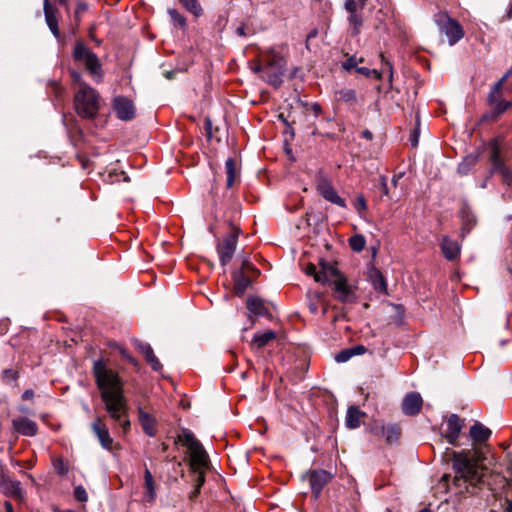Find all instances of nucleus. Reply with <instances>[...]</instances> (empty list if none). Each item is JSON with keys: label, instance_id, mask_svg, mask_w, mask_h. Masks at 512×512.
<instances>
[{"label": "nucleus", "instance_id": "bb28decb", "mask_svg": "<svg viewBox=\"0 0 512 512\" xmlns=\"http://www.w3.org/2000/svg\"><path fill=\"white\" fill-rule=\"evenodd\" d=\"M226 171V188L230 189L239 178V171L237 169L236 161L233 158H228L225 162Z\"/></svg>", "mask_w": 512, "mask_h": 512}, {"label": "nucleus", "instance_id": "f3484780", "mask_svg": "<svg viewBox=\"0 0 512 512\" xmlns=\"http://www.w3.org/2000/svg\"><path fill=\"white\" fill-rule=\"evenodd\" d=\"M423 400L419 393H408L402 402V411L405 415H417L422 408Z\"/></svg>", "mask_w": 512, "mask_h": 512}, {"label": "nucleus", "instance_id": "a18cd8bd", "mask_svg": "<svg viewBox=\"0 0 512 512\" xmlns=\"http://www.w3.org/2000/svg\"><path fill=\"white\" fill-rule=\"evenodd\" d=\"M88 10V4L85 2H78L75 12H74V19L76 21V24L79 25L81 21V16Z\"/></svg>", "mask_w": 512, "mask_h": 512}, {"label": "nucleus", "instance_id": "c03bdc74", "mask_svg": "<svg viewBox=\"0 0 512 512\" xmlns=\"http://www.w3.org/2000/svg\"><path fill=\"white\" fill-rule=\"evenodd\" d=\"M118 351L123 359H125L128 363L133 365L136 369L139 368V362L128 352L126 348L119 347Z\"/></svg>", "mask_w": 512, "mask_h": 512}, {"label": "nucleus", "instance_id": "7c9ffc66", "mask_svg": "<svg viewBox=\"0 0 512 512\" xmlns=\"http://www.w3.org/2000/svg\"><path fill=\"white\" fill-rule=\"evenodd\" d=\"M369 277L372 282L373 288L376 291L381 292V293H386V291H387L386 280L380 270H378L376 268H372L369 271Z\"/></svg>", "mask_w": 512, "mask_h": 512}, {"label": "nucleus", "instance_id": "864d4df0", "mask_svg": "<svg viewBox=\"0 0 512 512\" xmlns=\"http://www.w3.org/2000/svg\"><path fill=\"white\" fill-rule=\"evenodd\" d=\"M355 208L360 215L362 214V212L366 211L367 203L364 196L360 195L357 197V200L355 202Z\"/></svg>", "mask_w": 512, "mask_h": 512}, {"label": "nucleus", "instance_id": "a19ab883", "mask_svg": "<svg viewBox=\"0 0 512 512\" xmlns=\"http://www.w3.org/2000/svg\"><path fill=\"white\" fill-rule=\"evenodd\" d=\"M19 378V372L14 369H5L2 372V381L5 384L16 383Z\"/></svg>", "mask_w": 512, "mask_h": 512}, {"label": "nucleus", "instance_id": "423d86ee", "mask_svg": "<svg viewBox=\"0 0 512 512\" xmlns=\"http://www.w3.org/2000/svg\"><path fill=\"white\" fill-rule=\"evenodd\" d=\"M501 141L502 139L495 138L489 143V162L491 164V173L500 174L503 183L508 186H512V170L505 164L501 156Z\"/></svg>", "mask_w": 512, "mask_h": 512}, {"label": "nucleus", "instance_id": "6e6d98bb", "mask_svg": "<svg viewBox=\"0 0 512 512\" xmlns=\"http://www.w3.org/2000/svg\"><path fill=\"white\" fill-rule=\"evenodd\" d=\"M236 34L240 37H246L248 35H252L254 34V31L252 29H250L247 25L245 24H241L237 29H236Z\"/></svg>", "mask_w": 512, "mask_h": 512}, {"label": "nucleus", "instance_id": "6e6552de", "mask_svg": "<svg viewBox=\"0 0 512 512\" xmlns=\"http://www.w3.org/2000/svg\"><path fill=\"white\" fill-rule=\"evenodd\" d=\"M240 229L234 227L232 231L217 245V252L222 266H226L232 259L238 242Z\"/></svg>", "mask_w": 512, "mask_h": 512}, {"label": "nucleus", "instance_id": "a211bd4d", "mask_svg": "<svg viewBox=\"0 0 512 512\" xmlns=\"http://www.w3.org/2000/svg\"><path fill=\"white\" fill-rule=\"evenodd\" d=\"M440 248L443 256L448 261H454L459 258L461 247L456 240H453L449 236H442L440 242Z\"/></svg>", "mask_w": 512, "mask_h": 512}, {"label": "nucleus", "instance_id": "39448f33", "mask_svg": "<svg viewBox=\"0 0 512 512\" xmlns=\"http://www.w3.org/2000/svg\"><path fill=\"white\" fill-rule=\"evenodd\" d=\"M74 105L79 116L93 119L100 109V96L91 86L83 85L75 93Z\"/></svg>", "mask_w": 512, "mask_h": 512}, {"label": "nucleus", "instance_id": "0eeeda50", "mask_svg": "<svg viewBox=\"0 0 512 512\" xmlns=\"http://www.w3.org/2000/svg\"><path fill=\"white\" fill-rule=\"evenodd\" d=\"M178 441L182 442L191 452V461L194 464L204 466L207 463V454L202 444L195 438L194 434L183 429L182 434L178 436Z\"/></svg>", "mask_w": 512, "mask_h": 512}, {"label": "nucleus", "instance_id": "2eb2a0df", "mask_svg": "<svg viewBox=\"0 0 512 512\" xmlns=\"http://www.w3.org/2000/svg\"><path fill=\"white\" fill-rule=\"evenodd\" d=\"M317 192L326 200V201H329L331 202L332 204H335L339 207H342V208H345L346 207V202L345 200L340 197L337 193V191L335 190V188L333 187V185L328 181V180H325V179H322L318 184H317Z\"/></svg>", "mask_w": 512, "mask_h": 512}, {"label": "nucleus", "instance_id": "6ab92c4d", "mask_svg": "<svg viewBox=\"0 0 512 512\" xmlns=\"http://www.w3.org/2000/svg\"><path fill=\"white\" fill-rule=\"evenodd\" d=\"M13 428L21 435L33 437L38 432V425L27 417H19L12 421Z\"/></svg>", "mask_w": 512, "mask_h": 512}, {"label": "nucleus", "instance_id": "393cba45", "mask_svg": "<svg viewBox=\"0 0 512 512\" xmlns=\"http://www.w3.org/2000/svg\"><path fill=\"white\" fill-rule=\"evenodd\" d=\"M364 416L365 413L361 411L357 406L349 407L346 414V426L350 429L358 428Z\"/></svg>", "mask_w": 512, "mask_h": 512}, {"label": "nucleus", "instance_id": "7ed1b4c3", "mask_svg": "<svg viewBox=\"0 0 512 512\" xmlns=\"http://www.w3.org/2000/svg\"><path fill=\"white\" fill-rule=\"evenodd\" d=\"M264 74L260 78L269 85L279 87L283 83L286 60L273 48L263 50Z\"/></svg>", "mask_w": 512, "mask_h": 512}, {"label": "nucleus", "instance_id": "473e14b6", "mask_svg": "<svg viewBox=\"0 0 512 512\" xmlns=\"http://www.w3.org/2000/svg\"><path fill=\"white\" fill-rule=\"evenodd\" d=\"M380 58L383 64V68L381 71L371 69V77H373L376 80H381L383 73L387 71L389 73V80L391 81L393 77V66L391 62L388 61L382 53L380 54Z\"/></svg>", "mask_w": 512, "mask_h": 512}, {"label": "nucleus", "instance_id": "37998d69", "mask_svg": "<svg viewBox=\"0 0 512 512\" xmlns=\"http://www.w3.org/2000/svg\"><path fill=\"white\" fill-rule=\"evenodd\" d=\"M363 62V58H357L355 55L349 56L345 61L342 62V68L346 71L358 68V63Z\"/></svg>", "mask_w": 512, "mask_h": 512}, {"label": "nucleus", "instance_id": "e2e57ef3", "mask_svg": "<svg viewBox=\"0 0 512 512\" xmlns=\"http://www.w3.org/2000/svg\"><path fill=\"white\" fill-rule=\"evenodd\" d=\"M310 110L314 113L315 116H319L322 112V108L318 103L311 104Z\"/></svg>", "mask_w": 512, "mask_h": 512}, {"label": "nucleus", "instance_id": "b1692460", "mask_svg": "<svg viewBox=\"0 0 512 512\" xmlns=\"http://www.w3.org/2000/svg\"><path fill=\"white\" fill-rule=\"evenodd\" d=\"M469 434L473 441L481 443L489 439L491 436V430L480 422H476L470 427Z\"/></svg>", "mask_w": 512, "mask_h": 512}, {"label": "nucleus", "instance_id": "5701e85b", "mask_svg": "<svg viewBox=\"0 0 512 512\" xmlns=\"http://www.w3.org/2000/svg\"><path fill=\"white\" fill-rule=\"evenodd\" d=\"M0 490L6 496L22 498V488L19 481L8 478L7 480L0 482Z\"/></svg>", "mask_w": 512, "mask_h": 512}, {"label": "nucleus", "instance_id": "9b49d317", "mask_svg": "<svg viewBox=\"0 0 512 512\" xmlns=\"http://www.w3.org/2000/svg\"><path fill=\"white\" fill-rule=\"evenodd\" d=\"M113 109L120 120L129 121L135 116L133 102L124 96H117L113 100Z\"/></svg>", "mask_w": 512, "mask_h": 512}, {"label": "nucleus", "instance_id": "603ef678", "mask_svg": "<svg viewBox=\"0 0 512 512\" xmlns=\"http://www.w3.org/2000/svg\"><path fill=\"white\" fill-rule=\"evenodd\" d=\"M345 9L350 14L357 13L358 8V2L356 0H345Z\"/></svg>", "mask_w": 512, "mask_h": 512}, {"label": "nucleus", "instance_id": "4d7b16f0", "mask_svg": "<svg viewBox=\"0 0 512 512\" xmlns=\"http://www.w3.org/2000/svg\"><path fill=\"white\" fill-rule=\"evenodd\" d=\"M70 75H71V78L73 80V82L77 85H79V88L83 87V85H87L83 79H82V75L80 72L76 71V70H71L70 71Z\"/></svg>", "mask_w": 512, "mask_h": 512}, {"label": "nucleus", "instance_id": "4468645a", "mask_svg": "<svg viewBox=\"0 0 512 512\" xmlns=\"http://www.w3.org/2000/svg\"><path fill=\"white\" fill-rule=\"evenodd\" d=\"M332 478V474L324 469L313 470L310 472L309 482L315 498L320 495L324 486L328 484Z\"/></svg>", "mask_w": 512, "mask_h": 512}, {"label": "nucleus", "instance_id": "412c9836", "mask_svg": "<svg viewBox=\"0 0 512 512\" xmlns=\"http://www.w3.org/2000/svg\"><path fill=\"white\" fill-rule=\"evenodd\" d=\"M251 277H253V276L245 274V271L235 270L232 273V278H233V282H234V290H235L236 294L242 295L245 292V290L251 284Z\"/></svg>", "mask_w": 512, "mask_h": 512}, {"label": "nucleus", "instance_id": "338daca9", "mask_svg": "<svg viewBox=\"0 0 512 512\" xmlns=\"http://www.w3.org/2000/svg\"><path fill=\"white\" fill-rule=\"evenodd\" d=\"M308 309L312 314H316L318 312V306L317 303L314 301H310L308 303Z\"/></svg>", "mask_w": 512, "mask_h": 512}, {"label": "nucleus", "instance_id": "052dcab7", "mask_svg": "<svg viewBox=\"0 0 512 512\" xmlns=\"http://www.w3.org/2000/svg\"><path fill=\"white\" fill-rule=\"evenodd\" d=\"M133 343L135 348L142 354H144L146 351H148V349L151 348V345L149 343L142 342L139 340H135Z\"/></svg>", "mask_w": 512, "mask_h": 512}, {"label": "nucleus", "instance_id": "09e8293b", "mask_svg": "<svg viewBox=\"0 0 512 512\" xmlns=\"http://www.w3.org/2000/svg\"><path fill=\"white\" fill-rule=\"evenodd\" d=\"M147 361V363L151 366V368L154 370V371H160L163 366L161 364V362L159 361V359L155 356V354L153 353L152 355H150L149 357H147L145 359Z\"/></svg>", "mask_w": 512, "mask_h": 512}, {"label": "nucleus", "instance_id": "c756f323", "mask_svg": "<svg viewBox=\"0 0 512 512\" xmlns=\"http://www.w3.org/2000/svg\"><path fill=\"white\" fill-rule=\"evenodd\" d=\"M144 487L146 489L145 499L147 502H153L156 498V488L153 475L146 467L144 470Z\"/></svg>", "mask_w": 512, "mask_h": 512}, {"label": "nucleus", "instance_id": "f257e3e1", "mask_svg": "<svg viewBox=\"0 0 512 512\" xmlns=\"http://www.w3.org/2000/svg\"><path fill=\"white\" fill-rule=\"evenodd\" d=\"M92 372L108 416L122 428L124 433H127L131 424L128 419L123 379L117 371L109 368L103 359L93 362Z\"/></svg>", "mask_w": 512, "mask_h": 512}, {"label": "nucleus", "instance_id": "72a5a7b5", "mask_svg": "<svg viewBox=\"0 0 512 512\" xmlns=\"http://www.w3.org/2000/svg\"><path fill=\"white\" fill-rule=\"evenodd\" d=\"M337 99L347 104L353 105L356 103V91L350 88H343L337 92Z\"/></svg>", "mask_w": 512, "mask_h": 512}, {"label": "nucleus", "instance_id": "9d476101", "mask_svg": "<svg viewBox=\"0 0 512 512\" xmlns=\"http://www.w3.org/2000/svg\"><path fill=\"white\" fill-rule=\"evenodd\" d=\"M91 429L95 436L97 437L101 447L105 450L112 451L114 448V440L110 436L108 427L103 422L101 417H97L93 421Z\"/></svg>", "mask_w": 512, "mask_h": 512}, {"label": "nucleus", "instance_id": "774afa93", "mask_svg": "<svg viewBox=\"0 0 512 512\" xmlns=\"http://www.w3.org/2000/svg\"><path fill=\"white\" fill-rule=\"evenodd\" d=\"M505 18L507 20H511L512 19V2L509 4V6H508V8L506 10Z\"/></svg>", "mask_w": 512, "mask_h": 512}, {"label": "nucleus", "instance_id": "1a4fd4ad", "mask_svg": "<svg viewBox=\"0 0 512 512\" xmlns=\"http://www.w3.org/2000/svg\"><path fill=\"white\" fill-rule=\"evenodd\" d=\"M437 24L439 26L440 32L445 34L448 38V42L450 45L456 44L459 40H461L464 36V31L462 26L458 21L445 17L442 20H437Z\"/></svg>", "mask_w": 512, "mask_h": 512}, {"label": "nucleus", "instance_id": "49530a36", "mask_svg": "<svg viewBox=\"0 0 512 512\" xmlns=\"http://www.w3.org/2000/svg\"><path fill=\"white\" fill-rule=\"evenodd\" d=\"M379 184L382 191V195L386 196L390 199H393V194L390 193V189L388 187L387 177L385 175H380Z\"/></svg>", "mask_w": 512, "mask_h": 512}, {"label": "nucleus", "instance_id": "bf43d9fd", "mask_svg": "<svg viewBox=\"0 0 512 512\" xmlns=\"http://www.w3.org/2000/svg\"><path fill=\"white\" fill-rule=\"evenodd\" d=\"M474 157H467L463 163H461L458 167V170L460 173H467L469 170V165L473 164L475 162Z\"/></svg>", "mask_w": 512, "mask_h": 512}, {"label": "nucleus", "instance_id": "79ce46f5", "mask_svg": "<svg viewBox=\"0 0 512 512\" xmlns=\"http://www.w3.org/2000/svg\"><path fill=\"white\" fill-rule=\"evenodd\" d=\"M238 271H245V274L258 276L259 270L249 261L247 257L242 260L241 268Z\"/></svg>", "mask_w": 512, "mask_h": 512}, {"label": "nucleus", "instance_id": "0e129e2a", "mask_svg": "<svg viewBox=\"0 0 512 512\" xmlns=\"http://www.w3.org/2000/svg\"><path fill=\"white\" fill-rule=\"evenodd\" d=\"M371 69L367 68V67H358L356 68V72L361 74V75H364L366 77H371V72H370Z\"/></svg>", "mask_w": 512, "mask_h": 512}, {"label": "nucleus", "instance_id": "ea45409f", "mask_svg": "<svg viewBox=\"0 0 512 512\" xmlns=\"http://www.w3.org/2000/svg\"><path fill=\"white\" fill-rule=\"evenodd\" d=\"M472 470L470 473H464L461 477L470 483H477L481 479V475L479 473L478 467L475 463L471 465Z\"/></svg>", "mask_w": 512, "mask_h": 512}, {"label": "nucleus", "instance_id": "f03ea898", "mask_svg": "<svg viewBox=\"0 0 512 512\" xmlns=\"http://www.w3.org/2000/svg\"><path fill=\"white\" fill-rule=\"evenodd\" d=\"M316 282L328 284L333 297L341 303H354L357 300V287L349 283L347 277L331 264L322 265V274L316 277Z\"/></svg>", "mask_w": 512, "mask_h": 512}, {"label": "nucleus", "instance_id": "aec40b11", "mask_svg": "<svg viewBox=\"0 0 512 512\" xmlns=\"http://www.w3.org/2000/svg\"><path fill=\"white\" fill-rule=\"evenodd\" d=\"M488 103L492 106L490 113L483 116V120H496L501 114L512 106V102L500 98V92L495 95V101L491 102L488 97Z\"/></svg>", "mask_w": 512, "mask_h": 512}, {"label": "nucleus", "instance_id": "de8ad7c7", "mask_svg": "<svg viewBox=\"0 0 512 512\" xmlns=\"http://www.w3.org/2000/svg\"><path fill=\"white\" fill-rule=\"evenodd\" d=\"M353 355H354V350L345 349V350H342L341 352H339L335 356V360L338 363H344V362L348 361Z\"/></svg>", "mask_w": 512, "mask_h": 512}, {"label": "nucleus", "instance_id": "c85d7f7f", "mask_svg": "<svg viewBox=\"0 0 512 512\" xmlns=\"http://www.w3.org/2000/svg\"><path fill=\"white\" fill-rule=\"evenodd\" d=\"M139 421L142 426L143 431L150 437L156 435V425L155 420L148 413L139 409Z\"/></svg>", "mask_w": 512, "mask_h": 512}, {"label": "nucleus", "instance_id": "a878e982", "mask_svg": "<svg viewBox=\"0 0 512 512\" xmlns=\"http://www.w3.org/2000/svg\"><path fill=\"white\" fill-rule=\"evenodd\" d=\"M473 464L472 460L468 456V454H458L454 453V468L457 473L462 476L464 473H470L472 470L471 465Z\"/></svg>", "mask_w": 512, "mask_h": 512}, {"label": "nucleus", "instance_id": "8fccbe9b", "mask_svg": "<svg viewBox=\"0 0 512 512\" xmlns=\"http://www.w3.org/2000/svg\"><path fill=\"white\" fill-rule=\"evenodd\" d=\"M323 264H326L325 262H321V266ZM305 273L309 276H313L314 277V280L316 281V277L320 274H322V268L320 269V271L317 270V267L314 265V264H308L305 269H304Z\"/></svg>", "mask_w": 512, "mask_h": 512}, {"label": "nucleus", "instance_id": "5fc2aeb1", "mask_svg": "<svg viewBox=\"0 0 512 512\" xmlns=\"http://www.w3.org/2000/svg\"><path fill=\"white\" fill-rule=\"evenodd\" d=\"M54 467H55V470L57 471V473L60 475H65L68 473V467L66 466V464L64 463V461L62 459H57L54 462Z\"/></svg>", "mask_w": 512, "mask_h": 512}, {"label": "nucleus", "instance_id": "13d9d810", "mask_svg": "<svg viewBox=\"0 0 512 512\" xmlns=\"http://www.w3.org/2000/svg\"><path fill=\"white\" fill-rule=\"evenodd\" d=\"M253 72L260 73V76L264 74V61H263V51H261L260 58L257 60L255 65L252 67Z\"/></svg>", "mask_w": 512, "mask_h": 512}, {"label": "nucleus", "instance_id": "cd10ccee", "mask_svg": "<svg viewBox=\"0 0 512 512\" xmlns=\"http://www.w3.org/2000/svg\"><path fill=\"white\" fill-rule=\"evenodd\" d=\"M276 338V333L272 330H267L263 333H256L251 341V347L254 349H262L270 341Z\"/></svg>", "mask_w": 512, "mask_h": 512}, {"label": "nucleus", "instance_id": "c9c22d12", "mask_svg": "<svg viewBox=\"0 0 512 512\" xmlns=\"http://www.w3.org/2000/svg\"><path fill=\"white\" fill-rule=\"evenodd\" d=\"M183 7L192 13L194 16L199 17L202 15V7L197 0H179Z\"/></svg>", "mask_w": 512, "mask_h": 512}, {"label": "nucleus", "instance_id": "69168bd1", "mask_svg": "<svg viewBox=\"0 0 512 512\" xmlns=\"http://www.w3.org/2000/svg\"><path fill=\"white\" fill-rule=\"evenodd\" d=\"M33 397H34V392L31 389L25 390L24 393L22 394V399L25 401L30 400Z\"/></svg>", "mask_w": 512, "mask_h": 512}, {"label": "nucleus", "instance_id": "680f3d73", "mask_svg": "<svg viewBox=\"0 0 512 512\" xmlns=\"http://www.w3.org/2000/svg\"><path fill=\"white\" fill-rule=\"evenodd\" d=\"M381 428H387V426L383 424H375L372 427L371 432L376 436H381Z\"/></svg>", "mask_w": 512, "mask_h": 512}, {"label": "nucleus", "instance_id": "4c0bfd02", "mask_svg": "<svg viewBox=\"0 0 512 512\" xmlns=\"http://www.w3.org/2000/svg\"><path fill=\"white\" fill-rule=\"evenodd\" d=\"M366 240L361 234H356L349 238V246L354 252H361L365 248Z\"/></svg>", "mask_w": 512, "mask_h": 512}, {"label": "nucleus", "instance_id": "4be33fe9", "mask_svg": "<svg viewBox=\"0 0 512 512\" xmlns=\"http://www.w3.org/2000/svg\"><path fill=\"white\" fill-rule=\"evenodd\" d=\"M247 309L257 315V316H265L270 318L271 313L269 312L268 308L265 306L264 301L259 297L250 296L247 299Z\"/></svg>", "mask_w": 512, "mask_h": 512}, {"label": "nucleus", "instance_id": "20e7f679", "mask_svg": "<svg viewBox=\"0 0 512 512\" xmlns=\"http://www.w3.org/2000/svg\"><path fill=\"white\" fill-rule=\"evenodd\" d=\"M73 60L82 65L97 83L103 80L102 65L98 56L81 40L77 41L72 51Z\"/></svg>", "mask_w": 512, "mask_h": 512}, {"label": "nucleus", "instance_id": "58836bf2", "mask_svg": "<svg viewBox=\"0 0 512 512\" xmlns=\"http://www.w3.org/2000/svg\"><path fill=\"white\" fill-rule=\"evenodd\" d=\"M167 13L170 16V19H171V21L173 22L174 25H177V26H179L181 28H185L186 27V19H185V17L182 14H180L176 9L169 8L167 10Z\"/></svg>", "mask_w": 512, "mask_h": 512}, {"label": "nucleus", "instance_id": "2f4dec72", "mask_svg": "<svg viewBox=\"0 0 512 512\" xmlns=\"http://www.w3.org/2000/svg\"><path fill=\"white\" fill-rule=\"evenodd\" d=\"M401 429L397 424L388 425L387 428H381V436L385 437L386 442L389 444L395 443L399 440Z\"/></svg>", "mask_w": 512, "mask_h": 512}, {"label": "nucleus", "instance_id": "dca6fc26", "mask_svg": "<svg viewBox=\"0 0 512 512\" xmlns=\"http://www.w3.org/2000/svg\"><path fill=\"white\" fill-rule=\"evenodd\" d=\"M43 10L45 15V21L49 30L55 38H60V30L58 26V9L51 4L50 0L43 1Z\"/></svg>", "mask_w": 512, "mask_h": 512}, {"label": "nucleus", "instance_id": "ddd939ff", "mask_svg": "<svg viewBox=\"0 0 512 512\" xmlns=\"http://www.w3.org/2000/svg\"><path fill=\"white\" fill-rule=\"evenodd\" d=\"M465 420L457 414H451L446 422L444 437L451 445H456L460 433L464 427Z\"/></svg>", "mask_w": 512, "mask_h": 512}, {"label": "nucleus", "instance_id": "f704fd0d", "mask_svg": "<svg viewBox=\"0 0 512 512\" xmlns=\"http://www.w3.org/2000/svg\"><path fill=\"white\" fill-rule=\"evenodd\" d=\"M348 22L350 26L352 27V34L354 36L358 35L361 31V27L363 25V17L362 14L357 12L350 14L348 16Z\"/></svg>", "mask_w": 512, "mask_h": 512}, {"label": "nucleus", "instance_id": "f8f14e48", "mask_svg": "<svg viewBox=\"0 0 512 512\" xmlns=\"http://www.w3.org/2000/svg\"><path fill=\"white\" fill-rule=\"evenodd\" d=\"M462 222L461 237L464 238L477 224V218L467 201H462L458 212Z\"/></svg>", "mask_w": 512, "mask_h": 512}, {"label": "nucleus", "instance_id": "e433bc0d", "mask_svg": "<svg viewBox=\"0 0 512 512\" xmlns=\"http://www.w3.org/2000/svg\"><path fill=\"white\" fill-rule=\"evenodd\" d=\"M510 76H512V67H511V68H510V69H509V70H508V71L503 75V77H502L501 79H499V81H498V82H496V83L494 84V86L492 87V89H491V91H490V93H489V98H490V101H491V102L495 101V95H497V94L501 91V89H502V87H503L504 83L506 82V80H507Z\"/></svg>", "mask_w": 512, "mask_h": 512}, {"label": "nucleus", "instance_id": "3c124183", "mask_svg": "<svg viewBox=\"0 0 512 512\" xmlns=\"http://www.w3.org/2000/svg\"><path fill=\"white\" fill-rule=\"evenodd\" d=\"M74 496L80 502H86L88 500L87 492L82 486H77L74 489Z\"/></svg>", "mask_w": 512, "mask_h": 512}]
</instances>
